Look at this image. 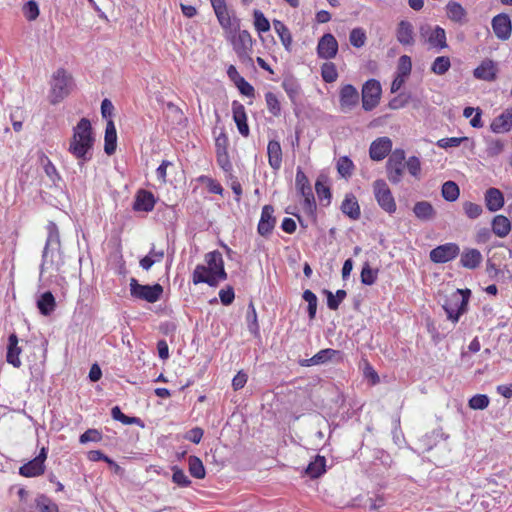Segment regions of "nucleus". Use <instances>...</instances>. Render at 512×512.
<instances>
[{"instance_id":"12","label":"nucleus","mask_w":512,"mask_h":512,"mask_svg":"<svg viewBox=\"0 0 512 512\" xmlns=\"http://www.w3.org/2000/svg\"><path fill=\"white\" fill-rule=\"evenodd\" d=\"M498 63L490 58L483 59L479 65L474 68L473 76L475 79L485 82H494L498 78Z\"/></svg>"},{"instance_id":"58","label":"nucleus","mask_w":512,"mask_h":512,"mask_svg":"<svg viewBox=\"0 0 512 512\" xmlns=\"http://www.w3.org/2000/svg\"><path fill=\"white\" fill-rule=\"evenodd\" d=\"M463 210L465 215L470 219L478 218L483 212L481 205L470 201H466L463 203Z\"/></svg>"},{"instance_id":"33","label":"nucleus","mask_w":512,"mask_h":512,"mask_svg":"<svg viewBox=\"0 0 512 512\" xmlns=\"http://www.w3.org/2000/svg\"><path fill=\"white\" fill-rule=\"evenodd\" d=\"M45 465H41L34 458L19 468V474L26 478L38 477L44 474Z\"/></svg>"},{"instance_id":"8","label":"nucleus","mask_w":512,"mask_h":512,"mask_svg":"<svg viewBox=\"0 0 512 512\" xmlns=\"http://www.w3.org/2000/svg\"><path fill=\"white\" fill-rule=\"evenodd\" d=\"M130 293L133 297L145 300L149 303L157 302L162 293L163 287L160 284L141 285L135 278L130 280Z\"/></svg>"},{"instance_id":"60","label":"nucleus","mask_w":512,"mask_h":512,"mask_svg":"<svg viewBox=\"0 0 512 512\" xmlns=\"http://www.w3.org/2000/svg\"><path fill=\"white\" fill-rule=\"evenodd\" d=\"M102 440V433L97 429H88L80 435L79 441L81 444L88 442H100Z\"/></svg>"},{"instance_id":"41","label":"nucleus","mask_w":512,"mask_h":512,"mask_svg":"<svg viewBox=\"0 0 512 512\" xmlns=\"http://www.w3.org/2000/svg\"><path fill=\"white\" fill-rule=\"evenodd\" d=\"M282 87L286 94L288 95L291 102L295 103L301 90L300 85L296 81V79L292 77L284 79L282 82Z\"/></svg>"},{"instance_id":"21","label":"nucleus","mask_w":512,"mask_h":512,"mask_svg":"<svg viewBox=\"0 0 512 512\" xmlns=\"http://www.w3.org/2000/svg\"><path fill=\"white\" fill-rule=\"evenodd\" d=\"M492 132L501 134L512 130V108L504 110L500 115L495 117L490 124Z\"/></svg>"},{"instance_id":"4","label":"nucleus","mask_w":512,"mask_h":512,"mask_svg":"<svg viewBox=\"0 0 512 512\" xmlns=\"http://www.w3.org/2000/svg\"><path fill=\"white\" fill-rule=\"evenodd\" d=\"M226 38L231 42L238 59L244 64L252 65L254 40L251 34L247 30L234 29L231 34H226Z\"/></svg>"},{"instance_id":"59","label":"nucleus","mask_w":512,"mask_h":512,"mask_svg":"<svg viewBox=\"0 0 512 512\" xmlns=\"http://www.w3.org/2000/svg\"><path fill=\"white\" fill-rule=\"evenodd\" d=\"M386 504V499L381 494H376L367 500V508L371 512H377Z\"/></svg>"},{"instance_id":"24","label":"nucleus","mask_w":512,"mask_h":512,"mask_svg":"<svg viewBox=\"0 0 512 512\" xmlns=\"http://www.w3.org/2000/svg\"><path fill=\"white\" fill-rule=\"evenodd\" d=\"M18 343L17 335L15 333L11 334L8 338L6 361L15 368H19L22 365L20 359L22 349L19 347Z\"/></svg>"},{"instance_id":"23","label":"nucleus","mask_w":512,"mask_h":512,"mask_svg":"<svg viewBox=\"0 0 512 512\" xmlns=\"http://www.w3.org/2000/svg\"><path fill=\"white\" fill-rule=\"evenodd\" d=\"M267 156L269 166L274 170H280L283 160L282 147L279 141L270 140L267 145Z\"/></svg>"},{"instance_id":"51","label":"nucleus","mask_w":512,"mask_h":512,"mask_svg":"<svg viewBox=\"0 0 512 512\" xmlns=\"http://www.w3.org/2000/svg\"><path fill=\"white\" fill-rule=\"evenodd\" d=\"M111 415L114 420H117L124 425L139 424L141 421L137 417H129L125 415L118 406L112 408Z\"/></svg>"},{"instance_id":"28","label":"nucleus","mask_w":512,"mask_h":512,"mask_svg":"<svg viewBox=\"0 0 512 512\" xmlns=\"http://www.w3.org/2000/svg\"><path fill=\"white\" fill-rule=\"evenodd\" d=\"M447 17L455 23L464 24L467 22L466 9L456 1H450L446 5Z\"/></svg>"},{"instance_id":"63","label":"nucleus","mask_w":512,"mask_h":512,"mask_svg":"<svg viewBox=\"0 0 512 512\" xmlns=\"http://www.w3.org/2000/svg\"><path fill=\"white\" fill-rule=\"evenodd\" d=\"M405 167H407L408 172L412 176H414L415 178H419V175H420V172H421V163H420V160L417 157H415V156L410 157L406 161Z\"/></svg>"},{"instance_id":"35","label":"nucleus","mask_w":512,"mask_h":512,"mask_svg":"<svg viewBox=\"0 0 512 512\" xmlns=\"http://www.w3.org/2000/svg\"><path fill=\"white\" fill-rule=\"evenodd\" d=\"M427 41L433 48H437V49L446 48L447 47V39H446L445 30L440 26H436L434 29H432L430 31Z\"/></svg>"},{"instance_id":"27","label":"nucleus","mask_w":512,"mask_h":512,"mask_svg":"<svg viewBox=\"0 0 512 512\" xmlns=\"http://www.w3.org/2000/svg\"><path fill=\"white\" fill-rule=\"evenodd\" d=\"M482 259V254L478 249L467 248L461 254L460 263L464 268L475 269L481 264Z\"/></svg>"},{"instance_id":"61","label":"nucleus","mask_w":512,"mask_h":512,"mask_svg":"<svg viewBox=\"0 0 512 512\" xmlns=\"http://www.w3.org/2000/svg\"><path fill=\"white\" fill-rule=\"evenodd\" d=\"M88 459L90 461L96 462V461H104L108 463L109 465H113L116 470H119V465H117L112 459H110L108 456L103 454L100 450H92L88 452Z\"/></svg>"},{"instance_id":"3","label":"nucleus","mask_w":512,"mask_h":512,"mask_svg":"<svg viewBox=\"0 0 512 512\" xmlns=\"http://www.w3.org/2000/svg\"><path fill=\"white\" fill-rule=\"evenodd\" d=\"M47 239L42 253L40 272L54 270L59 272L64 265L63 255L60 249L61 240L58 226L55 222L49 221L46 225Z\"/></svg>"},{"instance_id":"50","label":"nucleus","mask_w":512,"mask_h":512,"mask_svg":"<svg viewBox=\"0 0 512 512\" xmlns=\"http://www.w3.org/2000/svg\"><path fill=\"white\" fill-rule=\"evenodd\" d=\"M302 297L308 303V315L310 320H313L317 311V296L311 290H305Z\"/></svg>"},{"instance_id":"45","label":"nucleus","mask_w":512,"mask_h":512,"mask_svg":"<svg viewBox=\"0 0 512 512\" xmlns=\"http://www.w3.org/2000/svg\"><path fill=\"white\" fill-rule=\"evenodd\" d=\"M321 76L324 82L333 83L338 78V72L333 62H325L321 66Z\"/></svg>"},{"instance_id":"34","label":"nucleus","mask_w":512,"mask_h":512,"mask_svg":"<svg viewBox=\"0 0 512 512\" xmlns=\"http://www.w3.org/2000/svg\"><path fill=\"white\" fill-rule=\"evenodd\" d=\"M37 308L44 315H50L56 308V300L50 291L44 292L37 300Z\"/></svg>"},{"instance_id":"36","label":"nucleus","mask_w":512,"mask_h":512,"mask_svg":"<svg viewBox=\"0 0 512 512\" xmlns=\"http://www.w3.org/2000/svg\"><path fill=\"white\" fill-rule=\"evenodd\" d=\"M413 212L415 216L422 221L430 220L435 216V209L428 201L416 202L413 207Z\"/></svg>"},{"instance_id":"16","label":"nucleus","mask_w":512,"mask_h":512,"mask_svg":"<svg viewBox=\"0 0 512 512\" xmlns=\"http://www.w3.org/2000/svg\"><path fill=\"white\" fill-rule=\"evenodd\" d=\"M274 207L272 205H264L261 211L260 220L257 226V232L262 237H268L275 228L276 217L274 216Z\"/></svg>"},{"instance_id":"2","label":"nucleus","mask_w":512,"mask_h":512,"mask_svg":"<svg viewBox=\"0 0 512 512\" xmlns=\"http://www.w3.org/2000/svg\"><path fill=\"white\" fill-rule=\"evenodd\" d=\"M226 279L227 273L224 269V260L218 250L207 253L205 255V264L197 265L192 274V282L195 285L206 283L211 287H215L219 282Z\"/></svg>"},{"instance_id":"40","label":"nucleus","mask_w":512,"mask_h":512,"mask_svg":"<svg viewBox=\"0 0 512 512\" xmlns=\"http://www.w3.org/2000/svg\"><path fill=\"white\" fill-rule=\"evenodd\" d=\"M336 168L341 177L348 179L352 176L355 165L348 156H341L337 160Z\"/></svg>"},{"instance_id":"15","label":"nucleus","mask_w":512,"mask_h":512,"mask_svg":"<svg viewBox=\"0 0 512 512\" xmlns=\"http://www.w3.org/2000/svg\"><path fill=\"white\" fill-rule=\"evenodd\" d=\"M338 53V42L331 33L324 34L318 41L317 55L321 59L330 60Z\"/></svg>"},{"instance_id":"55","label":"nucleus","mask_w":512,"mask_h":512,"mask_svg":"<svg viewBox=\"0 0 512 512\" xmlns=\"http://www.w3.org/2000/svg\"><path fill=\"white\" fill-rule=\"evenodd\" d=\"M378 270H373L369 264H365L361 271V282L365 285H373L377 280Z\"/></svg>"},{"instance_id":"9","label":"nucleus","mask_w":512,"mask_h":512,"mask_svg":"<svg viewBox=\"0 0 512 512\" xmlns=\"http://www.w3.org/2000/svg\"><path fill=\"white\" fill-rule=\"evenodd\" d=\"M405 152L403 149H395L390 155L387 164V177L393 184H398L403 177L405 168Z\"/></svg>"},{"instance_id":"62","label":"nucleus","mask_w":512,"mask_h":512,"mask_svg":"<svg viewBox=\"0 0 512 512\" xmlns=\"http://www.w3.org/2000/svg\"><path fill=\"white\" fill-rule=\"evenodd\" d=\"M303 197L302 207L308 215H313L316 212V202L313 192L306 193Z\"/></svg>"},{"instance_id":"30","label":"nucleus","mask_w":512,"mask_h":512,"mask_svg":"<svg viewBox=\"0 0 512 512\" xmlns=\"http://www.w3.org/2000/svg\"><path fill=\"white\" fill-rule=\"evenodd\" d=\"M340 355V351L334 350L331 348L322 349L319 352H317L313 357L310 359L304 360L303 363H301L303 366H312V365H319L324 364L328 361L333 360L336 356Z\"/></svg>"},{"instance_id":"11","label":"nucleus","mask_w":512,"mask_h":512,"mask_svg":"<svg viewBox=\"0 0 512 512\" xmlns=\"http://www.w3.org/2000/svg\"><path fill=\"white\" fill-rule=\"evenodd\" d=\"M211 6L214 10L219 25L224 30L225 34H231L235 29V19L231 17V13L227 7L225 0H210Z\"/></svg>"},{"instance_id":"43","label":"nucleus","mask_w":512,"mask_h":512,"mask_svg":"<svg viewBox=\"0 0 512 512\" xmlns=\"http://www.w3.org/2000/svg\"><path fill=\"white\" fill-rule=\"evenodd\" d=\"M450 67L451 61L448 56H438L432 62L430 69L436 75H444L449 71Z\"/></svg>"},{"instance_id":"13","label":"nucleus","mask_w":512,"mask_h":512,"mask_svg":"<svg viewBox=\"0 0 512 512\" xmlns=\"http://www.w3.org/2000/svg\"><path fill=\"white\" fill-rule=\"evenodd\" d=\"M459 253V246L456 243L450 242L432 249L429 257L433 263H447L455 259Z\"/></svg>"},{"instance_id":"38","label":"nucleus","mask_w":512,"mask_h":512,"mask_svg":"<svg viewBox=\"0 0 512 512\" xmlns=\"http://www.w3.org/2000/svg\"><path fill=\"white\" fill-rule=\"evenodd\" d=\"M164 259V250H156L153 245L145 257L140 260L142 269L148 271L155 263H160Z\"/></svg>"},{"instance_id":"25","label":"nucleus","mask_w":512,"mask_h":512,"mask_svg":"<svg viewBox=\"0 0 512 512\" xmlns=\"http://www.w3.org/2000/svg\"><path fill=\"white\" fill-rule=\"evenodd\" d=\"M486 208L490 212H496L503 208L505 204L504 195L498 188H489L484 195Z\"/></svg>"},{"instance_id":"6","label":"nucleus","mask_w":512,"mask_h":512,"mask_svg":"<svg viewBox=\"0 0 512 512\" xmlns=\"http://www.w3.org/2000/svg\"><path fill=\"white\" fill-rule=\"evenodd\" d=\"M72 88V77L63 68L58 69L51 82V103L57 104L67 97Z\"/></svg>"},{"instance_id":"57","label":"nucleus","mask_w":512,"mask_h":512,"mask_svg":"<svg viewBox=\"0 0 512 512\" xmlns=\"http://www.w3.org/2000/svg\"><path fill=\"white\" fill-rule=\"evenodd\" d=\"M172 471V481L176 483L178 486L188 487L191 484V481L181 468H179L178 466H173Z\"/></svg>"},{"instance_id":"32","label":"nucleus","mask_w":512,"mask_h":512,"mask_svg":"<svg viewBox=\"0 0 512 512\" xmlns=\"http://www.w3.org/2000/svg\"><path fill=\"white\" fill-rule=\"evenodd\" d=\"M273 27L280 38V41L287 51L291 50L293 38L289 28L280 20H273Z\"/></svg>"},{"instance_id":"52","label":"nucleus","mask_w":512,"mask_h":512,"mask_svg":"<svg viewBox=\"0 0 512 512\" xmlns=\"http://www.w3.org/2000/svg\"><path fill=\"white\" fill-rule=\"evenodd\" d=\"M198 181L205 184L210 193L218 194V195L223 194V191H224L223 187L217 180H215L209 176L202 175L198 178Z\"/></svg>"},{"instance_id":"46","label":"nucleus","mask_w":512,"mask_h":512,"mask_svg":"<svg viewBox=\"0 0 512 512\" xmlns=\"http://www.w3.org/2000/svg\"><path fill=\"white\" fill-rule=\"evenodd\" d=\"M265 101L268 111L275 117L281 115V104L276 94L267 92L265 94Z\"/></svg>"},{"instance_id":"53","label":"nucleus","mask_w":512,"mask_h":512,"mask_svg":"<svg viewBox=\"0 0 512 512\" xmlns=\"http://www.w3.org/2000/svg\"><path fill=\"white\" fill-rule=\"evenodd\" d=\"M490 401L485 394H476L469 399V407L474 410H484L488 407Z\"/></svg>"},{"instance_id":"56","label":"nucleus","mask_w":512,"mask_h":512,"mask_svg":"<svg viewBox=\"0 0 512 512\" xmlns=\"http://www.w3.org/2000/svg\"><path fill=\"white\" fill-rule=\"evenodd\" d=\"M412 70V61L408 55H402L398 60L397 74L408 77Z\"/></svg>"},{"instance_id":"49","label":"nucleus","mask_w":512,"mask_h":512,"mask_svg":"<svg viewBox=\"0 0 512 512\" xmlns=\"http://www.w3.org/2000/svg\"><path fill=\"white\" fill-rule=\"evenodd\" d=\"M315 191L320 200V202H325L324 205H329L331 201V190L329 186L323 183L320 180H317L315 183Z\"/></svg>"},{"instance_id":"14","label":"nucleus","mask_w":512,"mask_h":512,"mask_svg":"<svg viewBox=\"0 0 512 512\" xmlns=\"http://www.w3.org/2000/svg\"><path fill=\"white\" fill-rule=\"evenodd\" d=\"M491 26L495 36L501 41H507L512 35V22L506 13H500L492 18Z\"/></svg>"},{"instance_id":"17","label":"nucleus","mask_w":512,"mask_h":512,"mask_svg":"<svg viewBox=\"0 0 512 512\" xmlns=\"http://www.w3.org/2000/svg\"><path fill=\"white\" fill-rule=\"evenodd\" d=\"M359 103V93L357 89L351 85L346 84L341 87L339 92V104L343 112L351 111Z\"/></svg>"},{"instance_id":"31","label":"nucleus","mask_w":512,"mask_h":512,"mask_svg":"<svg viewBox=\"0 0 512 512\" xmlns=\"http://www.w3.org/2000/svg\"><path fill=\"white\" fill-rule=\"evenodd\" d=\"M491 227L493 233L500 237L504 238L506 237L509 232L511 231V222L510 220L504 216V215H496L491 222Z\"/></svg>"},{"instance_id":"39","label":"nucleus","mask_w":512,"mask_h":512,"mask_svg":"<svg viewBox=\"0 0 512 512\" xmlns=\"http://www.w3.org/2000/svg\"><path fill=\"white\" fill-rule=\"evenodd\" d=\"M188 466H189V473L191 474L192 477H194L196 479L205 478L206 470H205L202 460L199 457H197L195 455L189 456Z\"/></svg>"},{"instance_id":"7","label":"nucleus","mask_w":512,"mask_h":512,"mask_svg":"<svg viewBox=\"0 0 512 512\" xmlns=\"http://www.w3.org/2000/svg\"><path fill=\"white\" fill-rule=\"evenodd\" d=\"M373 194L377 204L388 214H394L397 210L395 198L388 184L383 179L373 182Z\"/></svg>"},{"instance_id":"48","label":"nucleus","mask_w":512,"mask_h":512,"mask_svg":"<svg viewBox=\"0 0 512 512\" xmlns=\"http://www.w3.org/2000/svg\"><path fill=\"white\" fill-rule=\"evenodd\" d=\"M253 16L254 27L258 33H265L270 30V22L261 11L255 10Z\"/></svg>"},{"instance_id":"22","label":"nucleus","mask_w":512,"mask_h":512,"mask_svg":"<svg viewBox=\"0 0 512 512\" xmlns=\"http://www.w3.org/2000/svg\"><path fill=\"white\" fill-rule=\"evenodd\" d=\"M397 41L403 46H412L415 43L413 25L407 20H401L396 28Z\"/></svg>"},{"instance_id":"29","label":"nucleus","mask_w":512,"mask_h":512,"mask_svg":"<svg viewBox=\"0 0 512 512\" xmlns=\"http://www.w3.org/2000/svg\"><path fill=\"white\" fill-rule=\"evenodd\" d=\"M117 147V132L113 120L109 119L106 124L104 136V151L107 155L115 153Z\"/></svg>"},{"instance_id":"10","label":"nucleus","mask_w":512,"mask_h":512,"mask_svg":"<svg viewBox=\"0 0 512 512\" xmlns=\"http://www.w3.org/2000/svg\"><path fill=\"white\" fill-rule=\"evenodd\" d=\"M382 88L376 79L366 81L362 87V107L365 111L373 110L380 102Z\"/></svg>"},{"instance_id":"47","label":"nucleus","mask_w":512,"mask_h":512,"mask_svg":"<svg viewBox=\"0 0 512 512\" xmlns=\"http://www.w3.org/2000/svg\"><path fill=\"white\" fill-rule=\"evenodd\" d=\"M367 40L366 32L363 28H354L349 35V41L355 48H361L365 45Z\"/></svg>"},{"instance_id":"18","label":"nucleus","mask_w":512,"mask_h":512,"mask_svg":"<svg viewBox=\"0 0 512 512\" xmlns=\"http://www.w3.org/2000/svg\"><path fill=\"white\" fill-rule=\"evenodd\" d=\"M392 150V141L383 136L375 139L369 148V156L374 161L383 160Z\"/></svg>"},{"instance_id":"64","label":"nucleus","mask_w":512,"mask_h":512,"mask_svg":"<svg viewBox=\"0 0 512 512\" xmlns=\"http://www.w3.org/2000/svg\"><path fill=\"white\" fill-rule=\"evenodd\" d=\"M229 139L228 136L222 132L215 139V152L222 153L228 152Z\"/></svg>"},{"instance_id":"20","label":"nucleus","mask_w":512,"mask_h":512,"mask_svg":"<svg viewBox=\"0 0 512 512\" xmlns=\"http://www.w3.org/2000/svg\"><path fill=\"white\" fill-rule=\"evenodd\" d=\"M232 113L233 120L236 123L239 133L244 137H248L250 134V129L247 124V114L244 105L238 101H233Z\"/></svg>"},{"instance_id":"44","label":"nucleus","mask_w":512,"mask_h":512,"mask_svg":"<svg viewBox=\"0 0 512 512\" xmlns=\"http://www.w3.org/2000/svg\"><path fill=\"white\" fill-rule=\"evenodd\" d=\"M295 185L298 193L301 196L305 195L308 192H312V188L308 180V177L300 168H298L296 172Z\"/></svg>"},{"instance_id":"5","label":"nucleus","mask_w":512,"mask_h":512,"mask_svg":"<svg viewBox=\"0 0 512 512\" xmlns=\"http://www.w3.org/2000/svg\"><path fill=\"white\" fill-rule=\"evenodd\" d=\"M471 291L469 289H457L451 293L443 304L447 317L456 323L462 314L467 311Z\"/></svg>"},{"instance_id":"54","label":"nucleus","mask_w":512,"mask_h":512,"mask_svg":"<svg viewBox=\"0 0 512 512\" xmlns=\"http://www.w3.org/2000/svg\"><path fill=\"white\" fill-rule=\"evenodd\" d=\"M41 162L44 167V171L46 175L50 178L52 182H56L57 180H60V175L55 167V165L51 162V160L46 156L43 155L41 157Z\"/></svg>"},{"instance_id":"37","label":"nucleus","mask_w":512,"mask_h":512,"mask_svg":"<svg viewBox=\"0 0 512 512\" xmlns=\"http://www.w3.org/2000/svg\"><path fill=\"white\" fill-rule=\"evenodd\" d=\"M326 471V459L324 456L317 455L306 468V474L312 478H318Z\"/></svg>"},{"instance_id":"19","label":"nucleus","mask_w":512,"mask_h":512,"mask_svg":"<svg viewBox=\"0 0 512 512\" xmlns=\"http://www.w3.org/2000/svg\"><path fill=\"white\" fill-rule=\"evenodd\" d=\"M156 199L151 191L139 189L136 192L133 209L135 211L150 212L154 209Z\"/></svg>"},{"instance_id":"1","label":"nucleus","mask_w":512,"mask_h":512,"mask_svg":"<svg viewBox=\"0 0 512 512\" xmlns=\"http://www.w3.org/2000/svg\"><path fill=\"white\" fill-rule=\"evenodd\" d=\"M94 142L95 138L90 121L87 118H81L73 128L68 151L78 161L79 165H83L92 159Z\"/></svg>"},{"instance_id":"42","label":"nucleus","mask_w":512,"mask_h":512,"mask_svg":"<svg viewBox=\"0 0 512 512\" xmlns=\"http://www.w3.org/2000/svg\"><path fill=\"white\" fill-rule=\"evenodd\" d=\"M442 197L449 202H454L460 195L458 185L454 181H446L441 189Z\"/></svg>"},{"instance_id":"26","label":"nucleus","mask_w":512,"mask_h":512,"mask_svg":"<svg viewBox=\"0 0 512 512\" xmlns=\"http://www.w3.org/2000/svg\"><path fill=\"white\" fill-rule=\"evenodd\" d=\"M343 214L348 216L352 220H358L361 216V209L357 198L354 194L348 193L345 195L341 207Z\"/></svg>"}]
</instances>
